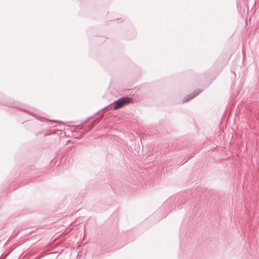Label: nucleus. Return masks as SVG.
Segmentation results:
<instances>
[{"mask_svg": "<svg viewBox=\"0 0 259 259\" xmlns=\"http://www.w3.org/2000/svg\"><path fill=\"white\" fill-rule=\"evenodd\" d=\"M202 91V90H201L200 89H197V90H195L193 92L187 95L186 96V97H185L183 99V103H185V102L189 101L191 99H193L195 97L198 95Z\"/></svg>", "mask_w": 259, "mask_h": 259, "instance_id": "obj_3", "label": "nucleus"}, {"mask_svg": "<svg viewBox=\"0 0 259 259\" xmlns=\"http://www.w3.org/2000/svg\"><path fill=\"white\" fill-rule=\"evenodd\" d=\"M134 101L133 99L130 97H121L114 101L111 104H112V108L114 110L118 109L121 108L122 106L127 105L128 104L133 103Z\"/></svg>", "mask_w": 259, "mask_h": 259, "instance_id": "obj_1", "label": "nucleus"}, {"mask_svg": "<svg viewBox=\"0 0 259 259\" xmlns=\"http://www.w3.org/2000/svg\"><path fill=\"white\" fill-rule=\"evenodd\" d=\"M58 255L59 254L56 252H51L48 255V257L52 259H56Z\"/></svg>", "mask_w": 259, "mask_h": 259, "instance_id": "obj_5", "label": "nucleus"}, {"mask_svg": "<svg viewBox=\"0 0 259 259\" xmlns=\"http://www.w3.org/2000/svg\"><path fill=\"white\" fill-rule=\"evenodd\" d=\"M42 122H46V123L49 125V126H50L51 127H55L56 125H55V124L57 122H58V121H56V120H49L48 119H46V118H41V119H39Z\"/></svg>", "mask_w": 259, "mask_h": 259, "instance_id": "obj_4", "label": "nucleus"}, {"mask_svg": "<svg viewBox=\"0 0 259 259\" xmlns=\"http://www.w3.org/2000/svg\"><path fill=\"white\" fill-rule=\"evenodd\" d=\"M109 105H107L106 106V107H104L103 108H102V109H101L100 110H104L105 109H106V108H107L108 107Z\"/></svg>", "mask_w": 259, "mask_h": 259, "instance_id": "obj_6", "label": "nucleus"}, {"mask_svg": "<svg viewBox=\"0 0 259 259\" xmlns=\"http://www.w3.org/2000/svg\"><path fill=\"white\" fill-rule=\"evenodd\" d=\"M2 104L6 105L9 107H15V108H20L21 110L24 111L27 114H30L32 115L33 117H36L35 112H37V110L34 108H30L28 106H26L24 108L19 107L15 103L11 102L9 101H5L1 103Z\"/></svg>", "mask_w": 259, "mask_h": 259, "instance_id": "obj_2", "label": "nucleus"}]
</instances>
